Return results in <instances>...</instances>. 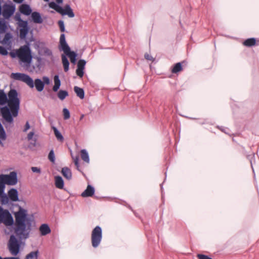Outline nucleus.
Here are the masks:
<instances>
[{
    "mask_svg": "<svg viewBox=\"0 0 259 259\" xmlns=\"http://www.w3.org/2000/svg\"><path fill=\"white\" fill-rule=\"evenodd\" d=\"M14 214L15 222L10 211L0 206V224H4L7 227L13 226L14 232L18 238H28L31 230L32 221L27 217V210L19 206L18 211Z\"/></svg>",
    "mask_w": 259,
    "mask_h": 259,
    "instance_id": "f257e3e1",
    "label": "nucleus"
},
{
    "mask_svg": "<svg viewBox=\"0 0 259 259\" xmlns=\"http://www.w3.org/2000/svg\"><path fill=\"white\" fill-rule=\"evenodd\" d=\"M15 89H11L7 95L3 90H0V105L5 106L1 108V114L4 119L9 123L13 122V117L18 116L20 100Z\"/></svg>",
    "mask_w": 259,
    "mask_h": 259,
    "instance_id": "f03ea898",
    "label": "nucleus"
},
{
    "mask_svg": "<svg viewBox=\"0 0 259 259\" xmlns=\"http://www.w3.org/2000/svg\"><path fill=\"white\" fill-rule=\"evenodd\" d=\"M11 77L15 80L26 83L30 88H33L35 86L36 90L39 92L42 91L44 89L45 85L42 81L39 78H36L33 81L29 75L19 72L12 73Z\"/></svg>",
    "mask_w": 259,
    "mask_h": 259,
    "instance_id": "7ed1b4c3",
    "label": "nucleus"
},
{
    "mask_svg": "<svg viewBox=\"0 0 259 259\" xmlns=\"http://www.w3.org/2000/svg\"><path fill=\"white\" fill-rule=\"evenodd\" d=\"M19 58L23 63L30 64L32 59L31 51L28 41H26V45L21 46L18 50Z\"/></svg>",
    "mask_w": 259,
    "mask_h": 259,
    "instance_id": "20e7f679",
    "label": "nucleus"
},
{
    "mask_svg": "<svg viewBox=\"0 0 259 259\" xmlns=\"http://www.w3.org/2000/svg\"><path fill=\"white\" fill-rule=\"evenodd\" d=\"M22 238H19L18 239L13 234L10 236L8 243V248L12 255L17 256L19 254L21 245V239Z\"/></svg>",
    "mask_w": 259,
    "mask_h": 259,
    "instance_id": "39448f33",
    "label": "nucleus"
},
{
    "mask_svg": "<svg viewBox=\"0 0 259 259\" xmlns=\"http://www.w3.org/2000/svg\"><path fill=\"white\" fill-rule=\"evenodd\" d=\"M49 6L62 16L67 15L70 18L74 17V13L69 5H66L64 8H63L54 2H51L49 4Z\"/></svg>",
    "mask_w": 259,
    "mask_h": 259,
    "instance_id": "423d86ee",
    "label": "nucleus"
},
{
    "mask_svg": "<svg viewBox=\"0 0 259 259\" xmlns=\"http://www.w3.org/2000/svg\"><path fill=\"white\" fill-rule=\"evenodd\" d=\"M102 238V230L101 228L97 226L93 229L91 233V242L94 248L97 247L100 244Z\"/></svg>",
    "mask_w": 259,
    "mask_h": 259,
    "instance_id": "0eeeda50",
    "label": "nucleus"
},
{
    "mask_svg": "<svg viewBox=\"0 0 259 259\" xmlns=\"http://www.w3.org/2000/svg\"><path fill=\"white\" fill-rule=\"evenodd\" d=\"M16 10L15 5L14 4H5L3 6L2 14L6 19H9L14 14Z\"/></svg>",
    "mask_w": 259,
    "mask_h": 259,
    "instance_id": "6e6552de",
    "label": "nucleus"
},
{
    "mask_svg": "<svg viewBox=\"0 0 259 259\" xmlns=\"http://www.w3.org/2000/svg\"><path fill=\"white\" fill-rule=\"evenodd\" d=\"M19 26L20 27L19 37L21 39H25L30 29L28 22L22 20L19 22Z\"/></svg>",
    "mask_w": 259,
    "mask_h": 259,
    "instance_id": "1a4fd4ad",
    "label": "nucleus"
},
{
    "mask_svg": "<svg viewBox=\"0 0 259 259\" xmlns=\"http://www.w3.org/2000/svg\"><path fill=\"white\" fill-rule=\"evenodd\" d=\"M85 64L86 61L83 59L79 60L77 62L76 73L80 78H82L84 75Z\"/></svg>",
    "mask_w": 259,
    "mask_h": 259,
    "instance_id": "9d476101",
    "label": "nucleus"
},
{
    "mask_svg": "<svg viewBox=\"0 0 259 259\" xmlns=\"http://www.w3.org/2000/svg\"><path fill=\"white\" fill-rule=\"evenodd\" d=\"M7 185H15L18 182L17 174L16 171H12L9 175H7Z\"/></svg>",
    "mask_w": 259,
    "mask_h": 259,
    "instance_id": "9b49d317",
    "label": "nucleus"
},
{
    "mask_svg": "<svg viewBox=\"0 0 259 259\" xmlns=\"http://www.w3.org/2000/svg\"><path fill=\"white\" fill-rule=\"evenodd\" d=\"M70 48L67 44L66 39H65V35L64 33H62L60 35V41H59V49L60 50L63 51L64 52H66V51L69 50Z\"/></svg>",
    "mask_w": 259,
    "mask_h": 259,
    "instance_id": "f8f14e48",
    "label": "nucleus"
},
{
    "mask_svg": "<svg viewBox=\"0 0 259 259\" xmlns=\"http://www.w3.org/2000/svg\"><path fill=\"white\" fill-rule=\"evenodd\" d=\"M186 65L187 62L186 61H183L181 62L177 63L174 64L172 69L171 72L172 73L177 74L183 70V65Z\"/></svg>",
    "mask_w": 259,
    "mask_h": 259,
    "instance_id": "ddd939ff",
    "label": "nucleus"
},
{
    "mask_svg": "<svg viewBox=\"0 0 259 259\" xmlns=\"http://www.w3.org/2000/svg\"><path fill=\"white\" fill-rule=\"evenodd\" d=\"M8 196L12 201L16 202L19 201L18 192L15 188H12L8 191Z\"/></svg>",
    "mask_w": 259,
    "mask_h": 259,
    "instance_id": "4468645a",
    "label": "nucleus"
},
{
    "mask_svg": "<svg viewBox=\"0 0 259 259\" xmlns=\"http://www.w3.org/2000/svg\"><path fill=\"white\" fill-rule=\"evenodd\" d=\"M19 11L21 14L26 16H29L32 13L30 6L27 4H22L19 7Z\"/></svg>",
    "mask_w": 259,
    "mask_h": 259,
    "instance_id": "2eb2a0df",
    "label": "nucleus"
},
{
    "mask_svg": "<svg viewBox=\"0 0 259 259\" xmlns=\"http://www.w3.org/2000/svg\"><path fill=\"white\" fill-rule=\"evenodd\" d=\"M94 188L92 186L89 185L87 189L81 193V196L82 197H92L94 194Z\"/></svg>",
    "mask_w": 259,
    "mask_h": 259,
    "instance_id": "dca6fc26",
    "label": "nucleus"
},
{
    "mask_svg": "<svg viewBox=\"0 0 259 259\" xmlns=\"http://www.w3.org/2000/svg\"><path fill=\"white\" fill-rule=\"evenodd\" d=\"M64 54L67 56L70 60V62L73 64H75L76 62V57H77V54L74 52L71 51L70 48L69 49V51H67L66 52H64Z\"/></svg>",
    "mask_w": 259,
    "mask_h": 259,
    "instance_id": "f3484780",
    "label": "nucleus"
},
{
    "mask_svg": "<svg viewBox=\"0 0 259 259\" xmlns=\"http://www.w3.org/2000/svg\"><path fill=\"white\" fill-rule=\"evenodd\" d=\"M39 231L41 235L46 236L51 233V230L48 224H43L39 227Z\"/></svg>",
    "mask_w": 259,
    "mask_h": 259,
    "instance_id": "a211bd4d",
    "label": "nucleus"
},
{
    "mask_svg": "<svg viewBox=\"0 0 259 259\" xmlns=\"http://www.w3.org/2000/svg\"><path fill=\"white\" fill-rule=\"evenodd\" d=\"M31 18L32 21L35 23L40 24L43 22V20L40 13L37 12H34L31 13Z\"/></svg>",
    "mask_w": 259,
    "mask_h": 259,
    "instance_id": "6ab92c4d",
    "label": "nucleus"
},
{
    "mask_svg": "<svg viewBox=\"0 0 259 259\" xmlns=\"http://www.w3.org/2000/svg\"><path fill=\"white\" fill-rule=\"evenodd\" d=\"M55 184L56 188L63 189L64 186V181L61 176H57L55 177Z\"/></svg>",
    "mask_w": 259,
    "mask_h": 259,
    "instance_id": "aec40b11",
    "label": "nucleus"
},
{
    "mask_svg": "<svg viewBox=\"0 0 259 259\" xmlns=\"http://www.w3.org/2000/svg\"><path fill=\"white\" fill-rule=\"evenodd\" d=\"M242 44L245 47H251L256 45V40L254 37L247 38L242 42Z\"/></svg>",
    "mask_w": 259,
    "mask_h": 259,
    "instance_id": "412c9836",
    "label": "nucleus"
},
{
    "mask_svg": "<svg viewBox=\"0 0 259 259\" xmlns=\"http://www.w3.org/2000/svg\"><path fill=\"white\" fill-rule=\"evenodd\" d=\"M62 174L64 178H65L68 180H70L72 178V173L70 169L67 167H65L62 168Z\"/></svg>",
    "mask_w": 259,
    "mask_h": 259,
    "instance_id": "4be33fe9",
    "label": "nucleus"
},
{
    "mask_svg": "<svg viewBox=\"0 0 259 259\" xmlns=\"http://www.w3.org/2000/svg\"><path fill=\"white\" fill-rule=\"evenodd\" d=\"M62 62L64 67V70L65 72H67L69 70V62L66 57V55L62 54L61 55Z\"/></svg>",
    "mask_w": 259,
    "mask_h": 259,
    "instance_id": "5701e85b",
    "label": "nucleus"
},
{
    "mask_svg": "<svg viewBox=\"0 0 259 259\" xmlns=\"http://www.w3.org/2000/svg\"><path fill=\"white\" fill-rule=\"evenodd\" d=\"M55 84L53 87V91L56 92L59 89L61 85V81L58 75H55L54 78Z\"/></svg>",
    "mask_w": 259,
    "mask_h": 259,
    "instance_id": "b1692460",
    "label": "nucleus"
},
{
    "mask_svg": "<svg viewBox=\"0 0 259 259\" xmlns=\"http://www.w3.org/2000/svg\"><path fill=\"white\" fill-rule=\"evenodd\" d=\"M74 91L77 97H78L81 99H84V91L83 89L80 88L77 86H75L74 87Z\"/></svg>",
    "mask_w": 259,
    "mask_h": 259,
    "instance_id": "393cba45",
    "label": "nucleus"
},
{
    "mask_svg": "<svg viewBox=\"0 0 259 259\" xmlns=\"http://www.w3.org/2000/svg\"><path fill=\"white\" fill-rule=\"evenodd\" d=\"M7 29V23L4 19L0 18V33L6 32Z\"/></svg>",
    "mask_w": 259,
    "mask_h": 259,
    "instance_id": "a878e982",
    "label": "nucleus"
},
{
    "mask_svg": "<svg viewBox=\"0 0 259 259\" xmlns=\"http://www.w3.org/2000/svg\"><path fill=\"white\" fill-rule=\"evenodd\" d=\"M81 158L85 162L89 163L90 158L88 153L85 149H82L80 151Z\"/></svg>",
    "mask_w": 259,
    "mask_h": 259,
    "instance_id": "bb28decb",
    "label": "nucleus"
},
{
    "mask_svg": "<svg viewBox=\"0 0 259 259\" xmlns=\"http://www.w3.org/2000/svg\"><path fill=\"white\" fill-rule=\"evenodd\" d=\"M67 96H68V93L65 90H60L58 93V97L62 101L64 100Z\"/></svg>",
    "mask_w": 259,
    "mask_h": 259,
    "instance_id": "cd10ccee",
    "label": "nucleus"
},
{
    "mask_svg": "<svg viewBox=\"0 0 259 259\" xmlns=\"http://www.w3.org/2000/svg\"><path fill=\"white\" fill-rule=\"evenodd\" d=\"M38 254V250L31 251L26 256L25 259H37Z\"/></svg>",
    "mask_w": 259,
    "mask_h": 259,
    "instance_id": "c85d7f7f",
    "label": "nucleus"
},
{
    "mask_svg": "<svg viewBox=\"0 0 259 259\" xmlns=\"http://www.w3.org/2000/svg\"><path fill=\"white\" fill-rule=\"evenodd\" d=\"M9 197L8 195L3 193L0 195L1 202L2 205H5L9 203Z\"/></svg>",
    "mask_w": 259,
    "mask_h": 259,
    "instance_id": "c756f323",
    "label": "nucleus"
},
{
    "mask_svg": "<svg viewBox=\"0 0 259 259\" xmlns=\"http://www.w3.org/2000/svg\"><path fill=\"white\" fill-rule=\"evenodd\" d=\"M53 129L54 130L55 135L56 138L58 139V140L60 141H63L64 140V138L62 135L61 133L55 127H53Z\"/></svg>",
    "mask_w": 259,
    "mask_h": 259,
    "instance_id": "7c9ffc66",
    "label": "nucleus"
},
{
    "mask_svg": "<svg viewBox=\"0 0 259 259\" xmlns=\"http://www.w3.org/2000/svg\"><path fill=\"white\" fill-rule=\"evenodd\" d=\"M7 138L6 132L3 125L0 122V139L2 140H5Z\"/></svg>",
    "mask_w": 259,
    "mask_h": 259,
    "instance_id": "2f4dec72",
    "label": "nucleus"
},
{
    "mask_svg": "<svg viewBox=\"0 0 259 259\" xmlns=\"http://www.w3.org/2000/svg\"><path fill=\"white\" fill-rule=\"evenodd\" d=\"M48 159L51 162L53 163L55 162V156L54 150L53 149H52L49 153Z\"/></svg>",
    "mask_w": 259,
    "mask_h": 259,
    "instance_id": "473e14b6",
    "label": "nucleus"
},
{
    "mask_svg": "<svg viewBox=\"0 0 259 259\" xmlns=\"http://www.w3.org/2000/svg\"><path fill=\"white\" fill-rule=\"evenodd\" d=\"M63 117L65 120L68 119L70 117V112L67 108L63 109Z\"/></svg>",
    "mask_w": 259,
    "mask_h": 259,
    "instance_id": "72a5a7b5",
    "label": "nucleus"
},
{
    "mask_svg": "<svg viewBox=\"0 0 259 259\" xmlns=\"http://www.w3.org/2000/svg\"><path fill=\"white\" fill-rule=\"evenodd\" d=\"M0 184L7 185V175H0Z\"/></svg>",
    "mask_w": 259,
    "mask_h": 259,
    "instance_id": "f704fd0d",
    "label": "nucleus"
},
{
    "mask_svg": "<svg viewBox=\"0 0 259 259\" xmlns=\"http://www.w3.org/2000/svg\"><path fill=\"white\" fill-rule=\"evenodd\" d=\"M8 54V51L4 47L0 46V54L6 56Z\"/></svg>",
    "mask_w": 259,
    "mask_h": 259,
    "instance_id": "c9c22d12",
    "label": "nucleus"
},
{
    "mask_svg": "<svg viewBox=\"0 0 259 259\" xmlns=\"http://www.w3.org/2000/svg\"><path fill=\"white\" fill-rule=\"evenodd\" d=\"M58 25L60 27V30L61 32H64L65 30L64 22L62 20H59L58 21Z\"/></svg>",
    "mask_w": 259,
    "mask_h": 259,
    "instance_id": "e433bc0d",
    "label": "nucleus"
},
{
    "mask_svg": "<svg viewBox=\"0 0 259 259\" xmlns=\"http://www.w3.org/2000/svg\"><path fill=\"white\" fill-rule=\"evenodd\" d=\"M198 259H212L209 256L203 254H197L196 255Z\"/></svg>",
    "mask_w": 259,
    "mask_h": 259,
    "instance_id": "4c0bfd02",
    "label": "nucleus"
},
{
    "mask_svg": "<svg viewBox=\"0 0 259 259\" xmlns=\"http://www.w3.org/2000/svg\"><path fill=\"white\" fill-rule=\"evenodd\" d=\"M72 157V158L74 159V164L76 167V169L81 171V170L79 169V162H78V156H76L74 158H73V156Z\"/></svg>",
    "mask_w": 259,
    "mask_h": 259,
    "instance_id": "58836bf2",
    "label": "nucleus"
},
{
    "mask_svg": "<svg viewBox=\"0 0 259 259\" xmlns=\"http://www.w3.org/2000/svg\"><path fill=\"white\" fill-rule=\"evenodd\" d=\"M41 80L42 81V83L44 84V85L45 84L48 85L50 83V80L49 78L47 76L42 77V80Z\"/></svg>",
    "mask_w": 259,
    "mask_h": 259,
    "instance_id": "ea45409f",
    "label": "nucleus"
},
{
    "mask_svg": "<svg viewBox=\"0 0 259 259\" xmlns=\"http://www.w3.org/2000/svg\"><path fill=\"white\" fill-rule=\"evenodd\" d=\"M144 57L147 60L151 61L152 62L154 61V58L148 53L145 54Z\"/></svg>",
    "mask_w": 259,
    "mask_h": 259,
    "instance_id": "a19ab883",
    "label": "nucleus"
},
{
    "mask_svg": "<svg viewBox=\"0 0 259 259\" xmlns=\"http://www.w3.org/2000/svg\"><path fill=\"white\" fill-rule=\"evenodd\" d=\"M10 55L11 57L13 58H14L16 57L17 56L19 58L18 50L16 52H10Z\"/></svg>",
    "mask_w": 259,
    "mask_h": 259,
    "instance_id": "79ce46f5",
    "label": "nucleus"
},
{
    "mask_svg": "<svg viewBox=\"0 0 259 259\" xmlns=\"http://www.w3.org/2000/svg\"><path fill=\"white\" fill-rule=\"evenodd\" d=\"M11 37H12L11 34L10 33H7L5 34L4 40L5 42H6V41H8Z\"/></svg>",
    "mask_w": 259,
    "mask_h": 259,
    "instance_id": "37998d69",
    "label": "nucleus"
},
{
    "mask_svg": "<svg viewBox=\"0 0 259 259\" xmlns=\"http://www.w3.org/2000/svg\"><path fill=\"white\" fill-rule=\"evenodd\" d=\"M31 170L33 172L40 173L41 172L40 169L37 167H32Z\"/></svg>",
    "mask_w": 259,
    "mask_h": 259,
    "instance_id": "c03bdc74",
    "label": "nucleus"
},
{
    "mask_svg": "<svg viewBox=\"0 0 259 259\" xmlns=\"http://www.w3.org/2000/svg\"><path fill=\"white\" fill-rule=\"evenodd\" d=\"M5 188V185H4V184H0V195H2V194L4 193Z\"/></svg>",
    "mask_w": 259,
    "mask_h": 259,
    "instance_id": "a18cd8bd",
    "label": "nucleus"
},
{
    "mask_svg": "<svg viewBox=\"0 0 259 259\" xmlns=\"http://www.w3.org/2000/svg\"><path fill=\"white\" fill-rule=\"evenodd\" d=\"M34 135V132H30L28 135H27V139L28 140H31L32 139V137Z\"/></svg>",
    "mask_w": 259,
    "mask_h": 259,
    "instance_id": "49530a36",
    "label": "nucleus"
},
{
    "mask_svg": "<svg viewBox=\"0 0 259 259\" xmlns=\"http://www.w3.org/2000/svg\"><path fill=\"white\" fill-rule=\"evenodd\" d=\"M29 128H30V125H29V122L27 121L25 125V127L23 130V132H26Z\"/></svg>",
    "mask_w": 259,
    "mask_h": 259,
    "instance_id": "de8ad7c7",
    "label": "nucleus"
},
{
    "mask_svg": "<svg viewBox=\"0 0 259 259\" xmlns=\"http://www.w3.org/2000/svg\"><path fill=\"white\" fill-rule=\"evenodd\" d=\"M15 19L16 21H18L19 22L23 20L20 17V15L19 13H17L15 15Z\"/></svg>",
    "mask_w": 259,
    "mask_h": 259,
    "instance_id": "09e8293b",
    "label": "nucleus"
},
{
    "mask_svg": "<svg viewBox=\"0 0 259 259\" xmlns=\"http://www.w3.org/2000/svg\"><path fill=\"white\" fill-rule=\"evenodd\" d=\"M36 140L34 139V140L32 141V142H30V144L31 145H32L33 147H35L36 146Z\"/></svg>",
    "mask_w": 259,
    "mask_h": 259,
    "instance_id": "8fccbe9b",
    "label": "nucleus"
},
{
    "mask_svg": "<svg viewBox=\"0 0 259 259\" xmlns=\"http://www.w3.org/2000/svg\"><path fill=\"white\" fill-rule=\"evenodd\" d=\"M24 0H13V1L17 4H21Z\"/></svg>",
    "mask_w": 259,
    "mask_h": 259,
    "instance_id": "3c124183",
    "label": "nucleus"
},
{
    "mask_svg": "<svg viewBox=\"0 0 259 259\" xmlns=\"http://www.w3.org/2000/svg\"><path fill=\"white\" fill-rule=\"evenodd\" d=\"M6 259H20L19 257L12 256V257H6Z\"/></svg>",
    "mask_w": 259,
    "mask_h": 259,
    "instance_id": "603ef678",
    "label": "nucleus"
},
{
    "mask_svg": "<svg viewBox=\"0 0 259 259\" xmlns=\"http://www.w3.org/2000/svg\"><path fill=\"white\" fill-rule=\"evenodd\" d=\"M56 4L59 5V4H62L63 0H56Z\"/></svg>",
    "mask_w": 259,
    "mask_h": 259,
    "instance_id": "864d4df0",
    "label": "nucleus"
},
{
    "mask_svg": "<svg viewBox=\"0 0 259 259\" xmlns=\"http://www.w3.org/2000/svg\"><path fill=\"white\" fill-rule=\"evenodd\" d=\"M218 128L219 129H220L221 131L224 132V130L222 127H220L219 126H218Z\"/></svg>",
    "mask_w": 259,
    "mask_h": 259,
    "instance_id": "5fc2aeb1",
    "label": "nucleus"
},
{
    "mask_svg": "<svg viewBox=\"0 0 259 259\" xmlns=\"http://www.w3.org/2000/svg\"><path fill=\"white\" fill-rule=\"evenodd\" d=\"M0 259H6V257L3 258L2 256H0Z\"/></svg>",
    "mask_w": 259,
    "mask_h": 259,
    "instance_id": "6e6d98bb",
    "label": "nucleus"
},
{
    "mask_svg": "<svg viewBox=\"0 0 259 259\" xmlns=\"http://www.w3.org/2000/svg\"><path fill=\"white\" fill-rule=\"evenodd\" d=\"M45 2H49V0H44Z\"/></svg>",
    "mask_w": 259,
    "mask_h": 259,
    "instance_id": "4d7b16f0",
    "label": "nucleus"
},
{
    "mask_svg": "<svg viewBox=\"0 0 259 259\" xmlns=\"http://www.w3.org/2000/svg\"><path fill=\"white\" fill-rule=\"evenodd\" d=\"M83 115H82V116L81 117V119L82 118H83Z\"/></svg>",
    "mask_w": 259,
    "mask_h": 259,
    "instance_id": "13d9d810",
    "label": "nucleus"
},
{
    "mask_svg": "<svg viewBox=\"0 0 259 259\" xmlns=\"http://www.w3.org/2000/svg\"><path fill=\"white\" fill-rule=\"evenodd\" d=\"M1 143H2V142H1V141L0 140V144H1Z\"/></svg>",
    "mask_w": 259,
    "mask_h": 259,
    "instance_id": "bf43d9fd",
    "label": "nucleus"
}]
</instances>
